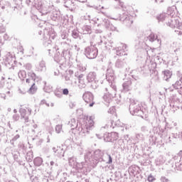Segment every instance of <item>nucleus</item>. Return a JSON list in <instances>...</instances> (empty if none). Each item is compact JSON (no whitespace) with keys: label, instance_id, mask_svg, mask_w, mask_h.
<instances>
[{"label":"nucleus","instance_id":"9d476101","mask_svg":"<svg viewBox=\"0 0 182 182\" xmlns=\"http://www.w3.org/2000/svg\"><path fill=\"white\" fill-rule=\"evenodd\" d=\"M176 86H181V84H180V81H177V82H176Z\"/></svg>","mask_w":182,"mask_h":182},{"label":"nucleus","instance_id":"20e7f679","mask_svg":"<svg viewBox=\"0 0 182 182\" xmlns=\"http://www.w3.org/2000/svg\"><path fill=\"white\" fill-rule=\"evenodd\" d=\"M37 90H38V87H36V85H35V83H33L30 87V89L28 90V93H30L31 95H33L36 93Z\"/></svg>","mask_w":182,"mask_h":182},{"label":"nucleus","instance_id":"ddd939ff","mask_svg":"<svg viewBox=\"0 0 182 182\" xmlns=\"http://www.w3.org/2000/svg\"><path fill=\"white\" fill-rule=\"evenodd\" d=\"M86 126V128L87 129V127H89V126L87 124L85 125Z\"/></svg>","mask_w":182,"mask_h":182},{"label":"nucleus","instance_id":"4468645a","mask_svg":"<svg viewBox=\"0 0 182 182\" xmlns=\"http://www.w3.org/2000/svg\"><path fill=\"white\" fill-rule=\"evenodd\" d=\"M84 122H87V119H84Z\"/></svg>","mask_w":182,"mask_h":182},{"label":"nucleus","instance_id":"9b49d317","mask_svg":"<svg viewBox=\"0 0 182 182\" xmlns=\"http://www.w3.org/2000/svg\"><path fill=\"white\" fill-rule=\"evenodd\" d=\"M26 82V83H31V79L27 78Z\"/></svg>","mask_w":182,"mask_h":182},{"label":"nucleus","instance_id":"39448f33","mask_svg":"<svg viewBox=\"0 0 182 182\" xmlns=\"http://www.w3.org/2000/svg\"><path fill=\"white\" fill-rule=\"evenodd\" d=\"M28 76L33 79V80H35L36 79V74L33 72H29L28 73Z\"/></svg>","mask_w":182,"mask_h":182},{"label":"nucleus","instance_id":"f257e3e1","mask_svg":"<svg viewBox=\"0 0 182 182\" xmlns=\"http://www.w3.org/2000/svg\"><path fill=\"white\" fill-rule=\"evenodd\" d=\"M86 53L89 59H95L97 56V50L94 48L87 47L86 48Z\"/></svg>","mask_w":182,"mask_h":182},{"label":"nucleus","instance_id":"0eeeda50","mask_svg":"<svg viewBox=\"0 0 182 182\" xmlns=\"http://www.w3.org/2000/svg\"><path fill=\"white\" fill-rule=\"evenodd\" d=\"M34 164L36 166H40L41 165V159L37 158L34 160Z\"/></svg>","mask_w":182,"mask_h":182},{"label":"nucleus","instance_id":"f8f14e48","mask_svg":"<svg viewBox=\"0 0 182 182\" xmlns=\"http://www.w3.org/2000/svg\"><path fill=\"white\" fill-rule=\"evenodd\" d=\"M73 124H74L75 125L73 124V126H76V121L74 120V121H73Z\"/></svg>","mask_w":182,"mask_h":182},{"label":"nucleus","instance_id":"6e6552de","mask_svg":"<svg viewBox=\"0 0 182 182\" xmlns=\"http://www.w3.org/2000/svg\"><path fill=\"white\" fill-rule=\"evenodd\" d=\"M63 95H69V90H68V89H64L63 90Z\"/></svg>","mask_w":182,"mask_h":182},{"label":"nucleus","instance_id":"7ed1b4c3","mask_svg":"<svg viewBox=\"0 0 182 182\" xmlns=\"http://www.w3.org/2000/svg\"><path fill=\"white\" fill-rule=\"evenodd\" d=\"M171 76H173V73H171V71L168 70L164 71V79H165L166 80H168V79H171Z\"/></svg>","mask_w":182,"mask_h":182},{"label":"nucleus","instance_id":"1a4fd4ad","mask_svg":"<svg viewBox=\"0 0 182 182\" xmlns=\"http://www.w3.org/2000/svg\"><path fill=\"white\" fill-rule=\"evenodd\" d=\"M112 156L110 155H109V164H112Z\"/></svg>","mask_w":182,"mask_h":182},{"label":"nucleus","instance_id":"f03ea898","mask_svg":"<svg viewBox=\"0 0 182 182\" xmlns=\"http://www.w3.org/2000/svg\"><path fill=\"white\" fill-rule=\"evenodd\" d=\"M83 99L86 103H90V107H93L95 102H93V95L90 92H86L83 95Z\"/></svg>","mask_w":182,"mask_h":182},{"label":"nucleus","instance_id":"423d86ee","mask_svg":"<svg viewBox=\"0 0 182 182\" xmlns=\"http://www.w3.org/2000/svg\"><path fill=\"white\" fill-rule=\"evenodd\" d=\"M148 181L149 182H153V181H156V178L154 176H152L151 174L149 175L148 176Z\"/></svg>","mask_w":182,"mask_h":182}]
</instances>
